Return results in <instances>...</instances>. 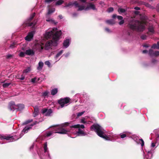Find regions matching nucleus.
<instances>
[{
	"mask_svg": "<svg viewBox=\"0 0 159 159\" xmlns=\"http://www.w3.org/2000/svg\"><path fill=\"white\" fill-rule=\"evenodd\" d=\"M62 33L61 30H58L57 28L49 29L45 33L44 37L46 39L52 38V40L48 41L45 45V48L46 50L51 48V45H57V42L59 40Z\"/></svg>",
	"mask_w": 159,
	"mask_h": 159,
	"instance_id": "f257e3e1",
	"label": "nucleus"
},
{
	"mask_svg": "<svg viewBox=\"0 0 159 159\" xmlns=\"http://www.w3.org/2000/svg\"><path fill=\"white\" fill-rule=\"evenodd\" d=\"M41 121L40 120H37L35 121L33 124L30 125L25 127L22 130L20 135H14L12 136H5L0 135V143L2 144L4 143L3 142H1V141H3L5 139L8 141V142H12L16 140L21 138L25 133H26L31 128V127L33 125L39 123Z\"/></svg>",
	"mask_w": 159,
	"mask_h": 159,
	"instance_id": "f03ea898",
	"label": "nucleus"
},
{
	"mask_svg": "<svg viewBox=\"0 0 159 159\" xmlns=\"http://www.w3.org/2000/svg\"><path fill=\"white\" fill-rule=\"evenodd\" d=\"M128 26L132 30L137 31H142L145 29L144 24L143 22L134 20L133 18L129 22Z\"/></svg>",
	"mask_w": 159,
	"mask_h": 159,
	"instance_id": "7ed1b4c3",
	"label": "nucleus"
},
{
	"mask_svg": "<svg viewBox=\"0 0 159 159\" xmlns=\"http://www.w3.org/2000/svg\"><path fill=\"white\" fill-rule=\"evenodd\" d=\"M67 123L61 124L60 125L53 126V130L49 131L44 135L45 137H48L52 135L53 133H57L60 134H65L67 133L68 130H66L63 127L67 125Z\"/></svg>",
	"mask_w": 159,
	"mask_h": 159,
	"instance_id": "20e7f679",
	"label": "nucleus"
},
{
	"mask_svg": "<svg viewBox=\"0 0 159 159\" xmlns=\"http://www.w3.org/2000/svg\"><path fill=\"white\" fill-rule=\"evenodd\" d=\"M90 129L92 131H95L98 135L100 137L103 138L106 140H111L109 137L104 135V130L99 125L94 124L90 127Z\"/></svg>",
	"mask_w": 159,
	"mask_h": 159,
	"instance_id": "39448f33",
	"label": "nucleus"
},
{
	"mask_svg": "<svg viewBox=\"0 0 159 159\" xmlns=\"http://www.w3.org/2000/svg\"><path fill=\"white\" fill-rule=\"evenodd\" d=\"M70 99L68 98H66L60 99L58 101V103L61 105V107L66 106L67 104L70 102Z\"/></svg>",
	"mask_w": 159,
	"mask_h": 159,
	"instance_id": "423d86ee",
	"label": "nucleus"
},
{
	"mask_svg": "<svg viewBox=\"0 0 159 159\" xmlns=\"http://www.w3.org/2000/svg\"><path fill=\"white\" fill-rule=\"evenodd\" d=\"M52 110L50 109L48 110L46 108H44L42 110V113L46 116H49L52 113Z\"/></svg>",
	"mask_w": 159,
	"mask_h": 159,
	"instance_id": "0eeeda50",
	"label": "nucleus"
},
{
	"mask_svg": "<svg viewBox=\"0 0 159 159\" xmlns=\"http://www.w3.org/2000/svg\"><path fill=\"white\" fill-rule=\"evenodd\" d=\"M75 132L78 136H84L86 135V133L80 128L78 129L77 130L76 129Z\"/></svg>",
	"mask_w": 159,
	"mask_h": 159,
	"instance_id": "6e6552de",
	"label": "nucleus"
},
{
	"mask_svg": "<svg viewBox=\"0 0 159 159\" xmlns=\"http://www.w3.org/2000/svg\"><path fill=\"white\" fill-rule=\"evenodd\" d=\"M43 147L44 152L46 154V156H47L50 159L51 157L50 156V154L49 152L48 148H47V142H46L44 144Z\"/></svg>",
	"mask_w": 159,
	"mask_h": 159,
	"instance_id": "1a4fd4ad",
	"label": "nucleus"
},
{
	"mask_svg": "<svg viewBox=\"0 0 159 159\" xmlns=\"http://www.w3.org/2000/svg\"><path fill=\"white\" fill-rule=\"evenodd\" d=\"M34 33V31H32L29 33L27 35L25 38V40L28 41H30L33 38Z\"/></svg>",
	"mask_w": 159,
	"mask_h": 159,
	"instance_id": "9d476101",
	"label": "nucleus"
},
{
	"mask_svg": "<svg viewBox=\"0 0 159 159\" xmlns=\"http://www.w3.org/2000/svg\"><path fill=\"white\" fill-rule=\"evenodd\" d=\"M9 108L11 111H14L16 109L17 110V106L15 104L14 102H11L9 103Z\"/></svg>",
	"mask_w": 159,
	"mask_h": 159,
	"instance_id": "9b49d317",
	"label": "nucleus"
},
{
	"mask_svg": "<svg viewBox=\"0 0 159 159\" xmlns=\"http://www.w3.org/2000/svg\"><path fill=\"white\" fill-rule=\"evenodd\" d=\"M89 9H92L93 10H96L97 9L94 4L90 3L87 6V7L85 9V11H87Z\"/></svg>",
	"mask_w": 159,
	"mask_h": 159,
	"instance_id": "f8f14e48",
	"label": "nucleus"
},
{
	"mask_svg": "<svg viewBox=\"0 0 159 159\" xmlns=\"http://www.w3.org/2000/svg\"><path fill=\"white\" fill-rule=\"evenodd\" d=\"M44 44L42 43H38L35 45L34 48L39 51H41L43 49Z\"/></svg>",
	"mask_w": 159,
	"mask_h": 159,
	"instance_id": "ddd939ff",
	"label": "nucleus"
},
{
	"mask_svg": "<svg viewBox=\"0 0 159 159\" xmlns=\"http://www.w3.org/2000/svg\"><path fill=\"white\" fill-rule=\"evenodd\" d=\"M146 152H148V154L147 155L144 156V159H151L152 156V150L148 151L146 150Z\"/></svg>",
	"mask_w": 159,
	"mask_h": 159,
	"instance_id": "4468645a",
	"label": "nucleus"
},
{
	"mask_svg": "<svg viewBox=\"0 0 159 159\" xmlns=\"http://www.w3.org/2000/svg\"><path fill=\"white\" fill-rule=\"evenodd\" d=\"M71 39H67L65 40L63 43V46L66 48H67L70 45Z\"/></svg>",
	"mask_w": 159,
	"mask_h": 159,
	"instance_id": "2eb2a0df",
	"label": "nucleus"
},
{
	"mask_svg": "<svg viewBox=\"0 0 159 159\" xmlns=\"http://www.w3.org/2000/svg\"><path fill=\"white\" fill-rule=\"evenodd\" d=\"M74 6L75 7H78V9L77 11H81L83 10H84L85 8V7L84 6H80L79 4L77 3V2L76 1L75 2Z\"/></svg>",
	"mask_w": 159,
	"mask_h": 159,
	"instance_id": "dca6fc26",
	"label": "nucleus"
},
{
	"mask_svg": "<svg viewBox=\"0 0 159 159\" xmlns=\"http://www.w3.org/2000/svg\"><path fill=\"white\" fill-rule=\"evenodd\" d=\"M34 52L33 49H29L26 50L25 52V53L27 55L33 56L34 54Z\"/></svg>",
	"mask_w": 159,
	"mask_h": 159,
	"instance_id": "f3484780",
	"label": "nucleus"
},
{
	"mask_svg": "<svg viewBox=\"0 0 159 159\" xmlns=\"http://www.w3.org/2000/svg\"><path fill=\"white\" fill-rule=\"evenodd\" d=\"M134 141L137 144H140L141 145V146L142 147H143L144 145V143L142 139H136Z\"/></svg>",
	"mask_w": 159,
	"mask_h": 159,
	"instance_id": "a211bd4d",
	"label": "nucleus"
},
{
	"mask_svg": "<svg viewBox=\"0 0 159 159\" xmlns=\"http://www.w3.org/2000/svg\"><path fill=\"white\" fill-rule=\"evenodd\" d=\"M70 127L71 128H78V129L79 128H80V129L81 128L82 129H84V128L85 127H84V125H80L79 124H78V125H72L70 126Z\"/></svg>",
	"mask_w": 159,
	"mask_h": 159,
	"instance_id": "6ab92c4d",
	"label": "nucleus"
},
{
	"mask_svg": "<svg viewBox=\"0 0 159 159\" xmlns=\"http://www.w3.org/2000/svg\"><path fill=\"white\" fill-rule=\"evenodd\" d=\"M43 62L39 61L38 63V65L37 66V69L39 71H40L42 69L43 66Z\"/></svg>",
	"mask_w": 159,
	"mask_h": 159,
	"instance_id": "aec40b11",
	"label": "nucleus"
},
{
	"mask_svg": "<svg viewBox=\"0 0 159 159\" xmlns=\"http://www.w3.org/2000/svg\"><path fill=\"white\" fill-rule=\"evenodd\" d=\"M37 20H35L32 22H27L26 23V25L28 26L32 27L33 28L36 24Z\"/></svg>",
	"mask_w": 159,
	"mask_h": 159,
	"instance_id": "412c9836",
	"label": "nucleus"
},
{
	"mask_svg": "<svg viewBox=\"0 0 159 159\" xmlns=\"http://www.w3.org/2000/svg\"><path fill=\"white\" fill-rule=\"evenodd\" d=\"M17 110L21 111L25 107L24 105L23 104H19L17 105Z\"/></svg>",
	"mask_w": 159,
	"mask_h": 159,
	"instance_id": "4be33fe9",
	"label": "nucleus"
},
{
	"mask_svg": "<svg viewBox=\"0 0 159 159\" xmlns=\"http://www.w3.org/2000/svg\"><path fill=\"white\" fill-rule=\"evenodd\" d=\"M63 52V51L62 50H61L59 51L56 55V56L55 57V60H56V62L57 61L60 59H58V58L61 55L62 53Z\"/></svg>",
	"mask_w": 159,
	"mask_h": 159,
	"instance_id": "5701e85b",
	"label": "nucleus"
},
{
	"mask_svg": "<svg viewBox=\"0 0 159 159\" xmlns=\"http://www.w3.org/2000/svg\"><path fill=\"white\" fill-rule=\"evenodd\" d=\"M106 22V23L109 25H113L115 24V21L113 19L107 20Z\"/></svg>",
	"mask_w": 159,
	"mask_h": 159,
	"instance_id": "b1692460",
	"label": "nucleus"
},
{
	"mask_svg": "<svg viewBox=\"0 0 159 159\" xmlns=\"http://www.w3.org/2000/svg\"><path fill=\"white\" fill-rule=\"evenodd\" d=\"M58 92V89L57 88H55L52 89L51 91V94L54 95L56 94Z\"/></svg>",
	"mask_w": 159,
	"mask_h": 159,
	"instance_id": "393cba45",
	"label": "nucleus"
},
{
	"mask_svg": "<svg viewBox=\"0 0 159 159\" xmlns=\"http://www.w3.org/2000/svg\"><path fill=\"white\" fill-rule=\"evenodd\" d=\"M126 10L124 8H119L118 9V11L120 14H121L125 12Z\"/></svg>",
	"mask_w": 159,
	"mask_h": 159,
	"instance_id": "a878e982",
	"label": "nucleus"
},
{
	"mask_svg": "<svg viewBox=\"0 0 159 159\" xmlns=\"http://www.w3.org/2000/svg\"><path fill=\"white\" fill-rule=\"evenodd\" d=\"M148 30L152 33H153L154 32V28L152 26H149L148 28Z\"/></svg>",
	"mask_w": 159,
	"mask_h": 159,
	"instance_id": "bb28decb",
	"label": "nucleus"
},
{
	"mask_svg": "<svg viewBox=\"0 0 159 159\" xmlns=\"http://www.w3.org/2000/svg\"><path fill=\"white\" fill-rule=\"evenodd\" d=\"M31 70V68L30 67H27L25 70L23 71V73H28Z\"/></svg>",
	"mask_w": 159,
	"mask_h": 159,
	"instance_id": "cd10ccee",
	"label": "nucleus"
},
{
	"mask_svg": "<svg viewBox=\"0 0 159 159\" xmlns=\"http://www.w3.org/2000/svg\"><path fill=\"white\" fill-rule=\"evenodd\" d=\"M39 78L37 79L36 77H34L31 79V81L33 83H34L36 82H38L39 80Z\"/></svg>",
	"mask_w": 159,
	"mask_h": 159,
	"instance_id": "c85d7f7f",
	"label": "nucleus"
},
{
	"mask_svg": "<svg viewBox=\"0 0 159 159\" xmlns=\"http://www.w3.org/2000/svg\"><path fill=\"white\" fill-rule=\"evenodd\" d=\"M145 5L146 7H149L150 9H154L155 8V7H153L151 5H150L148 3H145Z\"/></svg>",
	"mask_w": 159,
	"mask_h": 159,
	"instance_id": "c756f323",
	"label": "nucleus"
},
{
	"mask_svg": "<svg viewBox=\"0 0 159 159\" xmlns=\"http://www.w3.org/2000/svg\"><path fill=\"white\" fill-rule=\"evenodd\" d=\"M45 64L48 66L49 68L51 67L52 66H51V64L50 62L49 61H47L44 62Z\"/></svg>",
	"mask_w": 159,
	"mask_h": 159,
	"instance_id": "7c9ffc66",
	"label": "nucleus"
},
{
	"mask_svg": "<svg viewBox=\"0 0 159 159\" xmlns=\"http://www.w3.org/2000/svg\"><path fill=\"white\" fill-rule=\"evenodd\" d=\"M55 11V9L54 8H52L51 9H49L48 12V14H50Z\"/></svg>",
	"mask_w": 159,
	"mask_h": 159,
	"instance_id": "2f4dec72",
	"label": "nucleus"
},
{
	"mask_svg": "<svg viewBox=\"0 0 159 159\" xmlns=\"http://www.w3.org/2000/svg\"><path fill=\"white\" fill-rule=\"evenodd\" d=\"M154 52H154L152 50L150 49L149 50L148 54L150 56H154Z\"/></svg>",
	"mask_w": 159,
	"mask_h": 159,
	"instance_id": "473e14b6",
	"label": "nucleus"
},
{
	"mask_svg": "<svg viewBox=\"0 0 159 159\" xmlns=\"http://www.w3.org/2000/svg\"><path fill=\"white\" fill-rule=\"evenodd\" d=\"M75 3V2H70L69 3H68V4H67L65 6H64V7H70V6H73V5H74V3Z\"/></svg>",
	"mask_w": 159,
	"mask_h": 159,
	"instance_id": "72a5a7b5",
	"label": "nucleus"
},
{
	"mask_svg": "<svg viewBox=\"0 0 159 159\" xmlns=\"http://www.w3.org/2000/svg\"><path fill=\"white\" fill-rule=\"evenodd\" d=\"M63 2V0H58L56 3V5H60Z\"/></svg>",
	"mask_w": 159,
	"mask_h": 159,
	"instance_id": "f704fd0d",
	"label": "nucleus"
},
{
	"mask_svg": "<svg viewBox=\"0 0 159 159\" xmlns=\"http://www.w3.org/2000/svg\"><path fill=\"white\" fill-rule=\"evenodd\" d=\"M35 15V13H33L30 16V17H29V20L30 21L34 17Z\"/></svg>",
	"mask_w": 159,
	"mask_h": 159,
	"instance_id": "c9c22d12",
	"label": "nucleus"
},
{
	"mask_svg": "<svg viewBox=\"0 0 159 159\" xmlns=\"http://www.w3.org/2000/svg\"><path fill=\"white\" fill-rule=\"evenodd\" d=\"M33 120L32 119H29V120H26V121H25L24 123H23V125L27 124L28 123H29L32 122L33 121Z\"/></svg>",
	"mask_w": 159,
	"mask_h": 159,
	"instance_id": "e433bc0d",
	"label": "nucleus"
},
{
	"mask_svg": "<svg viewBox=\"0 0 159 159\" xmlns=\"http://www.w3.org/2000/svg\"><path fill=\"white\" fill-rule=\"evenodd\" d=\"M84 112H85V111H82L81 112H79V113H77V117H78L80 116H81L84 113Z\"/></svg>",
	"mask_w": 159,
	"mask_h": 159,
	"instance_id": "4c0bfd02",
	"label": "nucleus"
},
{
	"mask_svg": "<svg viewBox=\"0 0 159 159\" xmlns=\"http://www.w3.org/2000/svg\"><path fill=\"white\" fill-rule=\"evenodd\" d=\"M49 93L48 91H45L43 93V96L44 97L47 96H48V94Z\"/></svg>",
	"mask_w": 159,
	"mask_h": 159,
	"instance_id": "58836bf2",
	"label": "nucleus"
},
{
	"mask_svg": "<svg viewBox=\"0 0 159 159\" xmlns=\"http://www.w3.org/2000/svg\"><path fill=\"white\" fill-rule=\"evenodd\" d=\"M14 55L10 54H8L6 56V58L7 59H11L13 57Z\"/></svg>",
	"mask_w": 159,
	"mask_h": 159,
	"instance_id": "ea45409f",
	"label": "nucleus"
},
{
	"mask_svg": "<svg viewBox=\"0 0 159 159\" xmlns=\"http://www.w3.org/2000/svg\"><path fill=\"white\" fill-rule=\"evenodd\" d=\"M10 84V83H6L3 84V87L4 88H6L8 87Z\"/></svg>",
	"mask_w": 159,
	"mask_h": 159,
	"instance_id": "a19ab883",
	"label": "nucleus"
},
{
	"mask_svg": "<svg viewBox=\"0 0 159 159\" xmlns=\"http://www.w3.org/2000/svg\"><path fill=\"white\" fill-rule=\"evenodd\" d=\"M141 38L143 40H145L147 38V36L145 35H142L141 36Z\"/></svg>",
	"mask_w": 159,
	"mask_h": 159,
	"instance_id": "79ce46f5",
	"label": "nucleus"
},
{
	"mask_svg": "<svg viewBox=\"0 0 159 159\" xmlns=\"http://www.w3.org/2000/svg\"><path fill=\"white\" fill-rule=\"evenodd\" d=\"M39 112L34 111L33 113V116L34 117H35L39 115Z\"/></svg>",
	"mask_w": 159,
	"mask_h": 159,
	"instance_id": "37998d69",
	"label": "nucleus"
},
{
	"mask_svg": "<svg viewBox=\"0 0 159 159\" xmlns=\"http://www.w3.org/2000/svg\"><path fill=\"white\" fill-rule=\"evenodd\" d=\"M159 56V51H156L154 52V56Z\"/></svg>",
	"mask_w": 159,
	"mask_h": 159,
	"instance_id": "c03bdc74",
	"label": "nucleus"
},
{
	"mask_svg": "<svg viewBox=\"0 0 159 159\" xmlns=\"http://www.w3.org/2000/svg\"><path fill=\"white\" fill-rule=\"evenodd\" d=\"M114 10L113 8L112 7H110L108 8L107 11L108 12H112Z\"/></svg>",
	"mask_w": 159,
	"mask_h": 159,
	"instance_id": "a18cd8bd",
	"label": "nucleus"
},
{
	"mask_svg": "<svg viewBox=\"0 0 159 159\" xmlns=\"http://www.w3.org/2000/svg\"><path fill=\"white\" fill-rule=\"evenodd\" d=\"M25 52H20L19 54V56L20 57H24L25 56Z\"/></svg>",
	"mask_w": 159,
	"mask_h": 159,
	"instance_id": "49530a36",
	"label": "nucleus"
},
{
	"mask_svg": "<svg viewBox=\"0 0 159 159\" xmlns=\"http://www.w3.org/2000/svg\"><path fill=\"white\" fill-rule=\"evenodd\" d=\"M152 48L154 49H157V45L156 44H153L152 46Z\"/></svg>",
	"mask_w": 159,
	"mask_h": 159,
	"instance_id": "de8ad7c7",
	"label": "nucleus"
},
{
	"mask_svg": "<svg viewBox=\"0 0 159 159\" xmlns=\"http://www.w3.org/2000/svg\"><path fill=\"white\" fill-rule=\"evenodd\" d=\"M120 136L121 138H124L126 137V135L125 134H120Z\"/></svg>",
	"mask_w": 159,
	"mask_h": 159,
	"instance_id": "09e8293b",
	"label": "nucleus"
},
{
	"mask_svg": "<svg viewBox=\"0 0 159 159\" xmlns=\"http://www.w3.org/2000/svg\"><path fill=\"white\" fill-rule=\"evenodd\" d=\"M81 122L85 124L86 123V121L85 120V119L84 118H82L81 120Z\"/></svg>",
	"mask_w": 159,
	"mask_h": 159,
	"instance_id": "8fccbe9b",
	"label": "nucleus"
},
{
	"mask_svg": "<svg viewBox=\"0 0 159 159\" xmlns=\"http://www.w3.org/2000/svg\"><path fill=\"white\" fill-rule=\"evenodd\" d=\"M117 18L119 20H122L123 19V18L122 16H117Z\"/></svg>",
	"mask_w": 159,
	"mask_h": 159,
	"instance_id": "3c124183",
	"label": "nucleus"
},
{
	"mask_svg": "<svg viewBox=\"0 0 159 159\" xmlns=\"http://www.w3.org/2000/svg\"><path fill=\"white\" fill-rule=\"evenodd\" d=\"M34 111L39 112V109L38 107H35L34 108Z\"/></svg>",
	"mask_w": 159,
	"mask_h": 159,
	"instance_id": "603ef678",
	"label": "nucleus"
},
{
	"mask_svg": "<svg viewBox=\"0 0 159 159\" xmlns=\"http://www.w3.org/2000/svg\"><path fill=\"white\" fill-rule=\"evenodd\" d=\"M15 47V44L14 43H12L11 44L10 47L11 48H13Z\"/></svg>",
	"mask_w": 159,
	"mask_h": 159,
	"instance_id": "864d4df0",
	"label": "nucleus"
},
{
	"mask_svg": "<svg viewBox=\"0 0 159 159\" xmlns=\"http://www.w3.org/2000/svg\"><path fill=\"white\" fill-rule=\"evenodd\" d=\"M124 21L123 19L122 20H121V21L119 23V24L120 25H122L124 23Z\"/></svg>",
	"mask_w": 159,
	"mask_h": 159,
	"instance_id": "5fc2aeb1",
	"label": "nucleus"
},
{
	"mask_svg": "<svg viewBox=\"0 0 159 159\" xmlns=\"http://www.w3.org/2000/svg\"><path fill=\"white\" fill-rule=\"evenodd\" d=\"M105 30L107 32L109 33H110L111 32V31L108 28H105Z\"/></svg>",
	"mask_w": 159,
	"mask_h": 159,
	"instance_id": "6e6d98bb",
	"label": "nucleus"
},
{
	"mask_svg": "<svg viewBox=\"0 0 159 159\" xmlns=\"http://www.w3.org/2000/svg\"><path fill=\"white\" fill-rule=\"evenodd\" d=\"M70 54V53L69 52H68L66 54H64L63 55L64 56H65V57H67Z\"/></svg>",
	"mask_w": 159,
	"mask_h": 159,
	"instance_id": "4d7b16f0",
	"label": "nucleus"
},
{
	"mask_svg": "<svg viewBox=\"0 0 159 159\" xmlns=\"http://www.w3.org/2000/svg\"><path fill=\"white\" fill-rule=\"evenodd\" d=\"M46 20V21H48V22L51 21V22H52L54 21L53 20H52V19H50V18H48V19H47Z\"/></svg>",
	"mask_w": 159,
	"mask_h": 159,
	"instance_id": "13d9d810",
	"label": "nucleus"
},
{
	"mask_svg": "<svg viewBox=\"0 0 159 159\" xmlns=\"http://www.w3.org/2000/svg\"><path fill=\"white\" fill-rule=\"evenodd\" d=\"M156 145V143H152L151 144V147L153 148Z\"/></svg>",
	"mask_w": 159,
	"mask_h": 159,
	"instance_id": "bf43d9fd",
	"label": "nucleus"
},
{
	"mask_svg": "<svg viewBox=\"0 0 159 159\" xmlns=\"http://www.w3.org/2000/svg\"><path fill=\"white\" fill-rule=\"evenodd\" d=\"M156 9L157 11H159V3L157 5L156 7Z\"/></svg>",
	"mask_w": 159,
	"mask_h": 159,
	"instance_id": "052dcab7",
	"label": "nucleus"
},
{
	"mask_svg": "<svg viewBox=\"0 0 159 159\" xmlns=\"http://www.w3.org/2000/svg\"><path fill=\"white\" fill-rule=\"evenodd\" d=\"M53 1V0H45V2L47 3H50L52 2Z\"/></svg>",
	"mask_w": 159,
	"mask_h": 159,
	"instance_id": "680f3d73",
	"label": "nucleus"
},
{
	"mask_svg": "<svg viewBox=\"0 0 159 159\" xmlns=\"http://www.w3.org/2000/svg\"><path fill=\"white\" fill-rule=\"evenodd\" d=\"M25 77L23 75H21V77L20 78V79L21 80H23L25 79Z\"/></svg>",
	"mask_w": 159,
	"mask_h": 159,
	"instance_id": "e2e57ef3",
	"label": "nucleus"
},
{
	"mask_svg": "<svg viewBox=\"0 0 159 159\" xmlns=\"http://www.w3.org/2000/svg\"><path fill=\"white\" fill-rule=\"evenodd\" d=\"M134 13L135 15H138L139 14L140 12L139 11H135L134 12Z\"/></svg>",
	"mask_w": 159,
	"mask_h": 159,
	"instance_id": "0e129e2a",
	"label": "nucleus"
},
{
	"mask_svg": "<svg viewBox=\"0 0 159 159\" xmlns=\"http://www.w3.org/2000/svg\"><path fill=\"white\" fill-rule=\"evenodd\" d=\"M134 9L136 10H140V7H135L134 8Z\"/></svg>",
	"mask_w": 159,
	"mask_h": 159,
	"instance_id": "69168bd1",
	"label": "nucleus"
},
{
	"mask_svg": "<svg viewBox=\"0 0 159 159\" xmlns=\"http://www.w3.org/2000/svg\"><path fill=\"white\" fill-rule=\"evenodd\" d=\"M72 15L73 17H75L77 16V15L76 13H74L72 14Z\"/></svg>",
	"mask_w": 159,
	"mask_h": 159,
	"instance_id": "338daca9",
	"label": "nucleus"
},
{
	"mask_svg": "<svg viewBox=\"0 0 159 159\" xmlns=\"http://www.w3.org/2000/svg\"><path fill=\"white\" fill-rule=\"evenodd\" d=\"M148 52V51L146 50H143V53H147Z\"/></svg>",
	"mask_w": 159,
	"mask_h": 159,
	"instance_id": "774afa93",
	"label": "nucleus"
}]
</instances>
